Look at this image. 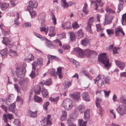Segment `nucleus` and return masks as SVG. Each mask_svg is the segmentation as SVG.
Masks as SVG:
<instances>
[{
  "label": "nucleus",
  "mask_w": 126,
  "mask_h": 126,
  "mask_svg": "<svg viewBox=\"0 0 126 126\" xmlns=\"http://www.w3.org/2000/svg\"><path fill=\"white\" fill-rule=\"evenodd\" d=\"M102 102V99L101 98H97L95 100V104L96 107L98 108H100L101 107L100 104Z\"/></svg>",
  "instance_id": "22"
},
{
  "label": "nucleus",
  "mask_w": 126,
  "mask_h": 126,
  "mask_svg": "<svg viewBox=\"0 0 126 126\" xmlns=\"http://www.w3.org/2000/svg\"><path fill=\"white\" fill-rule=\"evenodd\" d=\"M62 48L65 50H69L70 48V45H63L62 46Z\"/></svg>",
  "instance_id": "42"
},
{
  "label": "nucleus",
  "mask_w": 126,
  "mask_h": 126,
  "mask_svg": "<svg viewBox=\"0 0 126 126\" xmlns=\"http://www.w3.org/2000/svg\"><path fill=\"white\" fill-rule=\"evenodd\" d=\"M42 93L43 97H47L48 95V92L47 90L45 89H43L42 91Z\"/></svg>",
  "instance_id": "38"
},
{
  "label": "nucleus",
  "mask_w": 126,
  "mask_h": 126,
  "mask_svg": "<svg viewBox=\"0 0 126 126\" xmlns=\"http://www.w3.org/2000/svg\"><path fill=\"white\" fill-rule=\"evenodd\" d=\"M55 31V29L54 27L52 26L50 27L48 34V35L49 37H53L55 35L56 33Z\"/></svg>",
  "instance_id": "13"
},
{
  "label": "nucleus",
  "mask_w": 126,
  "mask_h": 126,
  "mask_svg": "<svg viewBox=\"0 0 126 126\" xmlns=\"http://www.w3.org/2000/svg\"><path fill=\"white\" fill-rule=\"evenodd\" d=\"M8 50L6 48L3 49L1 52V54L2 56H6L7 54Z\"/></svg>",
  "instance_id": "44"
},
{
  "label": "nucleus",
  "mask_w": 126,
  "mask_h": 126,
  "mask_svg": "<svg viewBox=\"0 0 126 126\" xmlns=\"http://www.w3.org/2000/svg\"><path fill=\"white\" fill-rule=\"evenodd\" d=\"M28 113L30 117H35L37 116V112L36 111L33 112L31 110H29L28 111Z\"/></svg>",
  "instance_id": "25"
},
{
  "label": "nucleus",
  "mask_w": 126,
  "mask_h": 126,
  "mask_svg": "<svg viewBox=\"0 0 126 126\" xmlns=\"http://www.w3.org/2000/svg\"><path fill=\"white\" fill-rule=\"evenodd\" d=\"M91 3L93 4L94 7L95 8V10L98 12H99L101 13H103L104 12V10L101 7L99 8V7L98 4L96 2L94 1H91Z\"/></svg>",
  "instance_id": "10"
},
{
  "label": "nucleus",
  "mask_w": 126,
  "mask_h": 126,
  "mask_svg": "<svg viewBox=\"0 0 126 126\" xmlns=\"http://www.w3.org/2000/svg\"><path fill=\"white\" fill-rule=\"evenodd\" d=\"M119 1V3L118 5V8L117 11V13H119L123 9V4H124L125 2H126L125 0H118Z\"/></svg>",
  "instance_id": "14"
},
{
  "label": "nucleus",
  "mask_w": 126,
  "mask_h": 126,
  "mask_svg": "<svg viewBox=\"0 0 126 126\" xmlns=\"http://www.w3.org/2000/svg\"><path fill=\"white\" fill-rule=\"evenodd\" d=\"M30 76L32 79H33L35 78V72L33 71H32L30 75Z\"/></svg>",
  "instance_id": "62"
},
{
  "label": "nucleus",
  "mask_w": 126,
  "mask_h": 126,
  "mask_svg": "<svg viewBox=\"0 0 126 126\" xmlns=\"http://www.w3.org/2000/svg\"><path fill=\"white\" fill-rule=\"evenodd\" d=\"M69 33L70 34V38L71 40L72 41L74 40L75 38L74 33L73 32H70Z\"/></svg>",
  "instance_id": "46"
},
{
  "label": "nucleus",
  "mask_w": 126,
  "mask_h": 126,
  "mask_svg": "<svg viewBox=\"0 0 126 126\" xmlns=\"http://www.w3.org/2000/svg\"><path fill=\"white\" fill-rule=\"evenodd\" d=\"M78 109L80 113H82L84 111L85 108L83 105H80L78 107Z\"/></svg>",
  "instance_id": "40"
},
{
  "label": "nucleus",
  "mask_w": 126,
  "mask_h": 126,
  "mask_svg": "<svg viewBox=\"0 0 126 126\" xmlns=\"http://www.w3.org/2000/svg\"><path fill=\"white\" fill-rule=\"evenodd\" d=\"M104 79L105 83L109 84L110 83V78L109 76L104 77Z\"/></svg>",
  "instance_id": "37"
},
{
  "label": "nucleus",
  "mask_w": 126,
  "mask_h": 126,
  "mask_svg": "<svg viewBox=\"0 0 126 126\" xmlns=\"http://www.w3.org/2000/svg\"><path fill=\"white\" fill-rule=\"evenodd\" d=\"M97 2L98 3L99 7H102L105 4L104 2H102L101 0L97 1Z\"/></svg>",
  "instance_id": "64"
},
{
  "label": "nucleus",
  "mask_w": 126,
  "mask_h": 126,
  "mask_svg": "<svg viewBox=\"0 0 126 126\" xmlns=\"http://www.w3.org/2000/svg\"><path fill=\"white\" fill-rule=\"evenodd\" d=\"M51 16L53 23V24L55 25L56 24V19L54 14H52Z\"/></svg>",
  "instance_id": "51"
},
{
  "label": "nucleus",
  "mask_w": 126,
  "mask_h": 126,
  "mask_svg": "<svg viewBox=\"0 0 126 126\" xmlns=\"http://www.w3.org/2000/svg\"><path fill=\"white\" fill-rule=\"evenodd\" d=\"M40 29L41 32H44L46 34H47L49 28L48 27H47L46 28L45 27H40Z\"/></svg>",
  "instance_id": "41"
},
{
  "label": "nucleus",
  "mask_w": 126,
  "mask_h": 126,
  "mask_svg": "<svg viewBox=\"0 0 126 126\" xmlns=\"http://www.w3.org/2000/svg\"><path fill=\"white\" fill-rule=\"evenodd\" d=\"M71 82L70 81L66 82L64 85L65 88L66 89L68 88V87L71 86Z\"/></svg>",
  "instance_id": "60"
},
{
  "label": "nucleus",
  "mask_w": 126,
  "mask_h": 126,
  "mask_svg": "<svg viewBox=\"0 0 126 126\" xmlns=\"http://www.w3.org/2000/svg\"><path fill=\"white\" fill-rule=\"evenodd\" d=\"M48 57L49 59L52 61L54 59H55V58H56V56L52 55H48Z\"/></svg>",
  "instance_id": "63"
},
{
  "label": "nucleus",
  "mask_w": 126,
  "mask_h": 126,
  "mask_svg": "<svg viewBox=\"0 0 126 126\" xmlns=\"http://www.w3.org/2000/svg\"><path fill=\"white\" fill-rule=\"evenodd\" d=\"M91 25L89 24H87V30L91 33H92V30L91 29Z\"/></svg>",
  "instance_id": "58"
},
{
  "label": "nucleus",
  "mask_w": 126,
  "mask_h": 126,
  "mask_svg": "<svg viewBox=\"0 0 126 126\" xmlns=\"http://www.w3.org/2000/svg\"><path fill=\"white\" fill-rule=\"evenodd\" d=\"M3 43L6 45H9L11 41L7 37L3 38Z\"/></svg>",
  "instance_id": "29"
},
{
  "label": "nucleus",
  "mask_w": 126,
  "mask_h": 126,
  "mask_svg": "<svg viewBox=\"0 0 126 126\" xmlns=\"http://www.w3.org/2000/svg\"><path fill=\"white\" fill-rule=\"evenodd\" d=\"M72 26L73 29L76 30L79 27V25L76 21L72 23Z\"/></svg>",
  "instance_id": "39"
},
{
  "label": "nucleus",
  "mask_w": 126,
  "mask_h": 126,
  "mask_svg": "<svg viewBox=\"0 0 126 126\" xmlns=\"http://www.w3.org/2000/svg\"><path fill=\"white\" fill-rule=\"evenodd\" d=\"M120 102L123 104H126V96L121 95L119 99Z\"/></svg>",
  "instance_id": "20"
},
{
  "label": "nucleus",
  "mask_w": 126,
  "mask_h": 126,
  "mask_svg": "<svg viewBox=\"0 0 126 126\" xmlns=\"http://www.w3.org/2000/svg\"><path fill=\"white\" fill-rule=\"evenodd\" d=\"M14 123L16 125L20 126L21 125L20 122L18 119H15L14 122Z\"/></svg>",
  "instance_id": "45"
},
{
  "label": "nucleus",
  "mask_w": 126,
  "mask_h": 126,
  "mask_svg": "<svg viewBox=\"0 0 126 126\" xmlns=\"http://www.w3.org/2000/svg\"><path fill=\"white\" fill-rule=\"evenodd\" d=\"M60 97L59 96H57L54 97H51L49 98V100L52 102L56 103L58 101Z\"/></svg>",
  "instance_id": "26"
},
{
  "label": "nucleus",
  "mask_w": 126,
  "mask_h": 126,
  "mask_svg": "<svg viewBox=\"0 0 126 126\" xmlns=\"http://www.w3.org/2000/svg\"><path fill=\"white\" fill-rule=\"evenodd\" d=\"M34 60V57L31 54H29L27 58L25 59V61L28 63L33 61Z\"/></svg>",
  "instance_id": "23"
},
{
  "label": "nucleus",
  "mask_w": 126,
  "mask_h": 126,
  "mask_svg": "<svg viewBox=\"0 0 126 126\" xmlns=\"http://www.w3.org/2000/svg\"><path fill=\"white\" fill-rule=\"evenodd\" d=\"M97 84L98 86L100 87L104 85L105 83L103 80H100L98 81Z\"/></svg>",
  "instance_id": "53"
},
{
  "label": "nucleus",
  "mask_w": 126,
  "mask_h": 126,
  "mask_svg": "<svg viewBox=\"0 0 126 126\" xmlns=\"http://www.w3.org/2000/svg\"><path fill=\"white\" fill-rule=\"evenodd\" d=\"M13 116L12 114H8L7 115L4 114L3 117V119L4 120V122L6 123L8 122L7 119H8L10 120L13 119Z\"/></svg>",
  "instance_id": "15"
},
{
  "label": "nucleus",
  "mask_w": 126,
  "mask_h": 126,
  "mask_svg": "<svg viewBox=\"0 0 126 126\" xmlns=\"http://www.w3.org/2000/svg\"><path fill=\"white\" fill-rule=\"evenodd\" d=\"M19 23L18 19L16 18H15L14 20V25L16 27H17L19 25Z\"/></svg>",
  "instance_id": "43"
},
{
  "label": "nucleus",
  "mask_w": 126,
  "mask_h": 126,
  "mask_svg": "<svg viewBox=\"0 0 126 126\" xmlns=\"http://www.w3.org/2000/svg\"><path fill=\"white\" fill-rule=\"evenodd\" d=\"M11 53H12L14 54L17 55V51L14 50L10 49L8 52V54L9 55H11Z\"/></svg>",
  "instance_id": "57"
},
{
  "label": "nucleus",
  "mask_w": 126,
  "mask_h": 126,
  "mask_svg": "<svg viewBox=\"0 0 126 126\" xmlns=\"http://www.w3.org/2000/svg\"><path fill=\"white\" fill-rule=\"evenodd\" d=\"M99 62L103 63L105 67H109L110 66V64L109 63V59L107 57L106 54L104 53L102 54L98 57Z\"/></svg>",
  "instance_id": "3"
},
{
  "label": "nucleus",
  "mask_w": 126,
  "mask_h": 126,
  "mask_svg": "<svg viewBox=\"0 0 126 126\" xmlns=\"http://www.w3.org/2000/svg\"><path fill=\"white\" fill-rule=\"evenodd\" d=\"M116 110L121 115H123L126 112V109L125 106L123 105H119V107L116 109Z\"/></svg>",
  "instance_id": "9"
},
{
  "label": "nucleus",
  "mask_w": 126,
  "mask_h": 126,
  "mask_svg": "<svg viewBox=\"0 0 126 126\" xmlns=\"http://www.w3.org/2000/svg\"><path fill=\"white\" fill-rule=\"evenodd\" d=\"M57 35L58 37L60 39L66 38L65 34L64 33H63L61 34H57Z\"/></svg>",
  "instance_id": "48"
},
{
  "label": "nucleus",
  "mask_w": 126,
  "mask_h": 126,
  "mask_svg": "<svg viewBox=\"0 0 126 126\" xmlns=\"http://www.w3.org/2000/svg\"><path fill=\"white\" fill-rule=\"evenodd\" d=\"M101 76L100 74H99L98 75V76L96 77V79H94V81L95 83H96V82L97 81H99L100 80V79H101Z\"/></svg>",
  "instance_id": "59"
},
{
  "label": "nucleus",
  "mask_w": 126,
  "mask_h": 126,
  "mask_svg": "<svg viewBox=\"0 0 126 126\" xmlns=\"http://www.w3.org/2000/svg\"><path fill=\"white\" fill-rule=\"evenodd\" d=\"M105 10L107 14L105 15V21L104 23V25L111 23L113 18L111 14L114 12L110 8H106Z\"/></svg>",
  "instance_id": "4"
},
{
  "label": "nucleus",
  "mask_w": 126,
  "mask_h": 126,
  "mask_svg": "<svg viewBox=\"0 0 126 126\" xmlns=\"http://www.w3.org/2000/svg\"><path fill=\"white\" fill-rule=\"evenodd\" d=\"M43 65V59L39 58L37 59L36 62L34 61L32 64V68L33 69L38 70Z\"/></svg>",
  "instance_id": "6"
},
{
  "label": "nucleus",
  "mask_w": 126,
  "mask_h": 126,
  "mask_svg": "<svg viewBox=\"0 0 126 126\" xmlns=\"http://www.w3.org/2000/svg\"><path fill=\"white\" fill-rule=\"evenodd\" d=\"M31 26V24L29 22H27L24 23L22 25V26L24 28H26L27 27H30Z\"/></svg>",
  "instance_id": "55"
},
{
  "label": "nucleus",
  "mask_w": 126,
  "mask_h": 126,
  "mask_svg": "<svg viewBox=\"0 0 126 126\" xmlns=\"http://www.w3.org/2000/svg\"><path fill=\"white\" fill-rule=\"evenodd\" d=\"M82 96L83 99L85 101L87 102L90 101V97L88 93L87 92H84L82 93Z\"/></svg>",
  "instance_id": "18"
},
{
  "label": "nucleus",
  "mask_w": 126,
  "mask_h": 126,
  "mask_svg": "<svg viewBox=\"0 0 126 126\" xmlns=\"http://www.w3.org/2000/svg\"><path fill=\"white\" fill-rule=\"evenodd\" d=\"M34 100L37 103H41L42 101L41 98L36 95L34 96Z\"/></svg>",
  "instance_id": "34"
},
{
  "label": "nucleus",
  "mask_w": 126,
  "mask_h": 126,
  "mask_svg": "<svg viewBox=\"0 0 126 126\" xmlns=\"http://www.w3.org/2000/svg\"><path fill=\"white\" fill-rule=\"evenodd\" d=\"M91 54L90 56L93 58L95 57L97 55V52L94 51H91Z\"/></svg>",
  "instance_id": "50"
},
{
  "label": "nucleus",
  "mask_w": 126,
  "mask_h": 126,
  "mask_svg": "<svg viewBox=\"0 0 126 126\" xmlns=\"http://www.w3.org/2000/svg\"><path fill=\"white\" fill-rule=\"evenodd\" d=\"M67 116V113L65 110L62 111V114L61 116L60 120L63 121L66 120Z\"/></svg>",
  "instance_id": "19"
},
{
  "label": "nucleus",
  "mask_w": 126,
  "mask_h": 126,
  "mask_svg": "<svg viewBox=\"0 0 126 126\" xmlns=\"http://www.w3.org/2000/svg\"><path fill=\"white\" fill-rule=\"evenodd\" d=\"M16 105L14 103H13L10 105L9 106V110L12 112H14L15 111V108Z\"/></svg>",
  "instance_id": "33"
},
{
  "label": "nucleus",
  "mask_w": 126,
  "mask_h": 126,
  "mask_svg": "<svg viewBox=\"0 0 126 126\" xmlns=\"http://www.w3.org/2000/svg\"><path fill=\"white\" fill-rule=\"evenodd\" d=\"M84 4V6L83 8L82 11L84 13L85 15H86L88 14V11L87 9L88 5L86 3H85Z\"/></svg>",
  "instance_id": "30"
},
{
  "label": "nucleus",
  "mask_w": 126,
  "mask_h": 126,
  "mask_svg": "<svg viewBox=\"0 0 126 126\" xmlns=\"http://www.w3.org/2000/svg\"><path fill=\"white\" fill-rule=\"evenodd\" d=\"M60 2L61 6L64 8L69 6V5L66 2V0H61Z\"/></svg>",
  "instance_id": "21"
},
{
  "label": "nucleus",
  "mask_w": 126,
  "mask_h": 126,
  "mask_svg": "<svg viewBox=\"0 0 126 126\" xmlns=\"http://www.w3.org/2000/svg\"><path fill=\"white\" fill-rule=\"evenodd\" d=\"M69 95L74 100L78 101L79 99L80 93L79 92H74L72 94H70Z\"/></svg>",
  "instance_id": "11"
},
{
  "label": "nucleus",
  "mask_w": 126,
  "mask_h": 126,
  "mask_svg": "<svg viewBox=\"0 0 126 126\" xmlns=\"http://www.w3.org/2000/svg\"><path fill=\"white\" fill-rule=\"evenodd\" d=\"M46 45L47 47L52 48H55L56 47L54 46L52 42L48 40L47 41Z\"/></svg>",
  "instance_id": "24"
},
{
  "label": "nucleus",
  "mask_w": 126,
  "mask_h": 126,
  "mask_svg": "<svg viewBox=\"0 0 126 126\" xmlns=\"http://www.w3.org/2000/svg\"><path fill=\"white\" fill-rule=\"evenodd\" d=\"M91 51L87 49L85 50L84 52L81 49L79 48H74L72 52L79 57L83 58L85 55L88 57H90Z\"/></svg>",
  "instance_id": "1"
},
{
  "label": "nucleus",
  "mask_w": 126,
  "mask_h": 126,
  "mask_svg": "<svg viewBox=\"0 0 126 126\" xmlns=\"http://www.w3.org/2000/svg\"><path fill=\"white\" fill-rule=\"evenodd\" d=\"M51 115H48L47 117H45L44 119L41 121L40 122L41 125L43 126H47V125H51V121L50 119Z\"/></svg>",
  "instance_id": "8"
},
{
  "label": "nucleus",
  "mask_w": 126,
  "mask_h": 126,
  "mask_svg": "<svg viewBox=\"0 0 126 126\" xmlns=\"http://www.w3.org/2000/svg\"><path fill=\"white\" fill-rule=\"evenodd\" d=\"M115 64L121 70H122L124 69V66L125 65V63L117 60H115Z\"/></svg>",
  "instance_id": "16"
},
{
  "label": "nucleus",
  "mask_w": 126,
  "mask_h": 126,
  "mask_svg": "<svg viewBox=\"0 0 126 126\" xmlns=\"http://www.w3.org/2000/svg\"><path fill=\"white\" fill-rule=\"evenodd\" d=\"M33 8L30 5H28L27 7V9L26 10L27 11H28L29 12L33 10Z\"/></svg>",
  "instance_id": "56"
},
{
  "label": "nucleus",
  "mask_w": 126,
  "mask_h": 126,
  "mask_svg": "<svg viewBox=\"0 0 126 126\" xmlns=\"http://www.w3.org/2000/svg\"><path fill=\"white\" fill-rule=\"evenodd\" d=\"M28 79L27 78H25L20 80L18 82V83L21 86H26L28 83Z\"/></svg>",
  "instance_id": "17"
},
{
  "label": "nucleus",
  "mask_w": 126,
  "mask_h": 126,
  "mask_svg": "<svg viewBox=\"0 0 126 126\" xmlns=\"http://www.w3.org/2000/svg\"><path fill=\"white\" fill-rule=\"evenodd\" d=\"M115 34L116 36L120 35L121 34H123V36H124L125 35L121 27L117 28L115 29Z\"/></svg>",
  "instance_id": "12"
},
{
  "label": "nucleus",
  "mask_w": 126,
  "mask_h": 126,
  "mask_svg": "<svg viewBox=\"0 0 126 126\" xmlns=\"http://www.w3.org/2000/svg\"><path fill=\"white\" fill-rule=\"evenodd\" d=\"M62 70V68L61 67H58L57 68V74L60 79L63 77V75L61 72Z\"/></svg>",
  "instance_id": "31"
},
{
  "label": "nucleus",
  "mask_w": 126,
  "mask_h": 126,
  "mask_svg": "<svg viewBox=\"0 0 126 126\" xmlns=\"http://www.w3.org/2000/svg\"><path fill=\"white\" fill-rule=\"evenodd\" d=\"M9 4L6 3H2L0 6V7L2 10H4L9 6Z\"/></svg>",
  "instance_id": "32"
},
{
  "label": "nucleus",
  "mask_w": 126,
  "mask_h": 126,
  "mask_svg": "<svg viewBox=\"0 0 126 126\" xmlns=\"http://www.w3.org/2000/svg\"><path fill=\"white\" fill-rule=\"evenodd\" d=\"M94 17H90L88 19L87 24L92 25V23L94 21Z\"/></svg>",
  "instance_id": "49"
},
{
  "label": "nucleus",
  "mask_w": 126,
  "mask_h": 126,
  "mask_svg": "<svg viewBox=\"0 0 126 126\" xmlns=\"http://www.w3.org/2000/svg\"><path fill=\"white\" fill-rule=\"evenodd\" d=\"M96 26L97 29V31L98 32H103V31L101 29L100 26V25L99 24H98L96 25Z\"/></svg>",
  "instance_id": "52"
},
{
  "label": "nucleus",
  "mask_w": 126,
  "mask_h": 126,
  "mask_svg": "<svg viewBox=\"0 0 126 126\" xmlns=\"http://www.w3.org/2000/svg\"><path fill=\"white\" fill-rule=\"evenodd\" d=\"M62 106L67 110L71 109L74 106V104L72 100L70 99H65L63 102Z\"/></svg>",
  "instance_id": "5"
},
{
  "label": "nucleus",
  "mask_w": 126,
  "mask_h": 126,
  "mask_svg": "<svg viewBox=\"0 0 126 126\" xmlns=\"http://www.w3.org/2000/svg\"><path fill=\"white\" fill-rule=\"evenodd\" d=\"M16 72L18 77L22 78L25 76V68L17 67L16 70Z\"/></svg>",
  "instance_id": "7"
},
{
  "label": "nucleus",
  "mask_w": 126,
  "mask_h": 126,
  "mask_svg": "<svg viewBox=\"0 0 126 126\" xmlns=\"http://www.w3.org/2000/svg\"><path fill=\"white\" fill-rule=\"evenodd\" d=\"M126 21V13L122 15V22L123 25H125Z\"/></svg>",
  "instance_id": "36"
},
{
  "label": "nucleus",
  "mask_w": 126,
  "mask_h": 126,
  "mask_svg": "<svg viewBox=\"0 0 126 126\" xmlns=\"http://www.w3.org/2000/svg\"><path fill=\"white\" fill-rule=\"evenodd\" d=\"M90 111L89 110H87L84 112V118L86 121L83 122L82 119H79L78 120V124L79 126H86L87 121L90 119Z\"/></svg>",
  "instance_id": "2"
},
{
  "label": "nucleus",
  "mask_w": 126,
  "mask_h": 126,
  "mask_svg": "<svg viewBox=\"0 0 126 126\" xmlns=\"http://www.w3.org/2000/svg\"><path fill=\"white\" fill-rule=\"evenodd\" d=\"M29 3L33 8H36L38 6V3L35 1H30Z\"/></svg>",
  "instance_id": "28"
},
{
  "label": "nucleus",
  "mask_w": 126,
  "mask_h": 126,
  "mask_svg": "<svg viewBox=\"0 0 126 126\" xmlns=\"http://www.w3.org/2000/svg\"><path fill=\"white\" fill-rule=\"evenodd\" d=\"M51 79H50L46 80L44 82V84L46 85H48L51 84Z\"/></svg>",
  "instance_id": "54"
},
{
  "label": "nucleus",
  "mask_w": 126,
  "mask_h": 126,
  "mask_svg": "<svg viewBox=\"0 0 126 126\" xmlns=\"http://www.w3.org/2000/svg\"><path fill=\"white\" fill-rule=\"evenodd\" d=\"M70 62H71L74 64L75 65L77 66L79 65V63L75 60L71 59L70 60Z\"/></svg>",
  "instance_id": "61"
},
{
  "label": "nucleus",
  "mask_w": 126,
  "mask_h": 126,
  "mask_svg": "<svg viewBox=\"0 0 126 126\" xmlns=\"http://www.w3.org/2000/svg\"><path fill=\"white\" fill-rule=\"evenodd\" d=\"M106 31L107 33L109 35H111L114 33V30L113 29H108Z\"/></svg>",
  "instance_id": "47"
},
{
  "label": "nucleus",
  "mask_w": 126,
  "mask_h": 126,
  "mask_svg": "<svg viewBox=\"0 0 126 126\" xmlns=\"http://www.w3.org/2000/svg\"><path fill=\"white\" fill-rule=\"evenodd\" d=\"M89 40L87 38H84L81 41V44L84 46H86L89 43Z\"/></svg>",
  "instance_id": "35"
},
{
  "label": "nucleus",
  "mask_w": 126,
  "mask_h": 126,
  "mask_svg": "<svg viewBox=\"0 0 126 126\" xmlns=\"http://www.w3.org/2000/svg\"><path fill=\"white\" fill-rule=\"evenodd\" d=\"M84 33L82 32L81 29H80L79 31L76 32V35L78 39H79L82 37L83 36Z\"/></svg>",
  "instance_id": "27"
}]
</instances>
